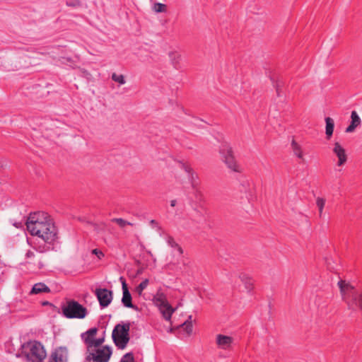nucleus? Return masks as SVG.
<instances>
[{
	"label": "nucleus",
	"instance_id": "obj_4",
	"mask_svg": "<svg viewBox=\"0 0 362 362\" xmlns=\"http://www.w3.org/2000/svg\"><path fill=\"white\" fill-rule=\"evenodd\" d=\"M130 329V325L127 324H118L117 325L112 334V339L115 345L121 349H124L129 341V332Z\"/></svg>",
	"mask_w": 362,
	"mask_h": 362
},
{
	"label": "nucleus",
	"instance_id": "obj_6",
	"mask_svg": "<svg viewBox=\"0 0 362 362\" xmlns=\"http://www.w3.org/2000/svg\"><path fill=\"white\" fill-rule=\"evenodd\" d=\"M88 352L87 360H92L93 362H108L112 355V350L107 346L93 348Z\"/></svg>",
	"mask_w": 362,
	"mask_h": 362
},
{
	"label": "nucleus",
	"instance_id": "obj_11",
	"mask_svg": "<svg viewBox=\"0 0 362 362\" xmlns=\"http://www.w3.org/2000/svg\"><path fill=\"white\" fill-rule=\"evenodd\" d=\"M233 342V338L223 334H217L216 337V343L219 349L227 350L230 349Z\"/></svg>",
	"mask_w": 362,
	"mask_h": 362
},
{
	"label": "nucleus",
	"instance_id": "obj_5",
	"mask_svg": "<svg viewBox=\"0 0 362 362\" xmlns=\"http://www.w3.org/2000/svg\"><path fill=\"white\" fill-rule=\"evenodd\" d=\"M64 315L67 318L83 319L86 315V309L76 301L71 300L62 308Z\"/></svg>",
	"mask_w": 362,
	"mask_h": 362
},
{
	"label": "nucleus",
	"instance_id": "obj_7",
	"mask_svg": "<svg viewBox=\"0 0 362 362\" xmlns=\"http://www.w3.org/2000/svg\"><path fill=\"white\" fill-rule=\"evenodd\" d=\"M98 331L96 327H93L81 334V338L87 346L88 351H90L91 349L100 346L105 341L104 337L95 339Z\"/></svg>",
	"mask_w": 362,
	"mask_h": 362
},
{
	"label": "nucleus",
	"instance_id": "obj_13",
	"mask_svg": "<svg viewBox=\"0 0 362 362\" xmlns=\"http://www.w3.org/2000/svg\"><path fill=\"white\" fill-rule=\"evenodd\" d=\"M68 350L66 347H59L52 355L50 362H67Z\"/></svg>",
	"mask_w": 362,
	"mask_h": 362
},
{
	"label": "nucleus",
	"instance_id": "obj_19",
	"mask_svg": "<svg viewBox=\"0 0 362 362\" xmlns=\"http://www.w3.org/2000/svg\"><path fill=\"white\" fill-rule=\"evenodd\" d=\"M326 127H325V134L327 138L329 139L333 134L334 122V120L331 117L325 118Z\"/></svg>",
	"mask_w": 362,
	"mask_h": 362
},
{
	"label": "nucleus",
	"instance_id": "obj_9",
	"mask_svg": "<svg viewBox=\"0 0 362 362\" xmlns=\"http://www.w3.org/2000/svg\"><path fill=\"white\" fill-rule=\"evenodd\" d=\"M95 295L100 303V305L103 307L107 306L112 301V293L105 288H98L95 290Z\"/></svg>",
	"mask_w": 362,
	"mask_h": 362
},
{
	"label": "nucleus",
	"instance_id": "obj_8",
	"mask_svg": "<svg viewBox=\"0 0 362 362\" xmlns=\"http://www.w3.org/2000/svg\"><path fill=\"white\" fill-rule=\"evenodd\" d=\"M332 152L337 158V165L340 167L344 165L348 160V156L346 153L345 148L342 146V145L338 142L335 141L333 144Z\"/></svg>",
	"mask_w": 362,
	"mask_h": 362
},
{
	"label": "nucleus",
	"instance_id": "obj_22",
	"mask_svg": "<svg viewBox=\"0 0 362 362\" xmlns=\"http://www.w3.org/2000/svg\"><path fill=\"white\" fill-rule=\"evenodd\" d=\"M291 147L294 154L299 158L303 159V153L300 146L295 140L291 142Z\"/></svg>",
	"mask_w": 362,
	"mask_h": 362
},
{
	"label": "nucleus",
	"instance_id": "obj_3",
	"mask_svg": "<svg viewBox=\"0 0 362 362\" xmlns=\"http://www.w3.org/2000/svg\"><path fill=\"white\" fill-rule=\"evenodd\" d=\"M23 349L27 358L32 362H40L47 355L43 346L37 341L28 342L23 346Z\"/></svg>",
	"mask_w": 362,
	"mask_h": 362
},
{
	"label": "nucleus",
	"instance_id": "obj_16",
	"mask_svg": "<svg viewBox=\"0 0 362 362\" xmlns=\"http://www.w3.org/2000/svg\"><path fill=\"white\" fill-rule=\"evenodd\" d=\"M170 62L175 69H178L180 67V62L182 61L181 54L177 51H170L168 54Z\"/></svg>",
	"mask_w": 362,
	"mask_h": 362
},
{
	"label": "nucleus",
	"instance_id": "obj_17",
	"mask_svg": "<svg viewBox=\"0 0 362 362\" xmlns=\"http://www.w3.org/2000/svg\"><path fill=\"white\" fill-rule=\"evenodd\" d=\"M153 302L155 304V305L158 308L168 303V301L167 300L165 295L158 290L156 295L153 296Z\"/></svg>",
	"mask_w": 362,
	"mask_h": 362
},
{
	"label": "nucleus",
	"instance_id": "obj_10",
	"mask_svg": "<svg viewBox=\"0 0 362 362\" xmlns=\"http://www.w3.org/2000/svg\"><path fill=\"white\" fill-rule=\"evenodd\" d=\"M119 280L122 283L123 296L122 298V302L125 307L135 308L134 305L132 303V296L128 290L127 285L126 284V281L124 277H120Z\"/></svg>",
	"mask_w": 362,
	"mask_h": 362
},
{
	"label": "nucleus",
	"instance_id": "obj_34",
	"mask_svg": "<svg viewBox=\"0 0 362 362\" xmlns=\"http://www.w3.org/2000/svg\"><path fill=\"white\" fill-rule=\"evenodd\" d=\"M33 255H34V253H33V252H30V251L28 252H27V254H26V256H27L28 257H33Z\"/></svg>",
	"mask_w": 362,
	"mask_h": 362
},
{
	"label": "nucleus",
	"instance_id": "obj_25",
	"mask_svg": "<svg viewBox=\"0 0 362 362\" xmlns=\"http://www.w3.org/2000/svg\"><path fill=\"white\" fill-rule=\"evenodd\" d=\"M316 204L319 209V215L322 217L323 214V209L325 205V199L321 197H317L316 199Z\"/></svg>",
	"mask_w": 362,
	"mask_h": 362
},
{
	"label": "nucleus",
	"instance_id": "obj_1",
	"mask_svg": "<svg viewBox=\"0 0 362 362\" xmlns=\"http://www.w3.org/2000/svg\"><path fill=\"white\" fill-rule=\"evenodd\" d=\"M25 225L31 235L40 238L47 244H53L59 238L58 228L54 219L44 211L30 214Z\"/></svg>",
	"mask_w": 362,
	"mask_h": 362
},
{
	"label": "nucleus",
	"instance_id": "obj_37",
	"mask_svg": "<svg viewBox=\"0 0 362 362\" xmlns=\"http://www.w3.org/2000/svg\"><path fill=\"white\" fill-rule=\"evenodd\" d=\"M141 272H142V271H141V270H139V271H138V272H137V274H141Z\"/></svg>",
	"mask_w": 362,
	"mask_h": 362
},
{
	"label": "nucleus",
	"instance_id": "obj_39",
	"mask_svg": "<svg viewBox=\"0 0 362 362\" xmlns=\"http://www.w3.org/2000/svg\"><path fill=\"white\" fill-rule=\"evenodd\" d=\"M151 223H155V221H154V220H152V221H151Z\"/></svg>",
	"mask_w": 362,
	"mask_h": 362
},
{
	"label": "nucleus",
	"instance_id": "obj_14",
	"mask_svg": "<svg viewBox=\"0 0 362 362\" xmlns=\"http://www.w3.org/2000/svg\"><path fill=\"white\" fill-rule=\"evenodd\" d=\"M361 124V119L359 117L358 114L356 111L354 110L351 113V123L346 127L345 132L346 133H352L355 131V129L359 127Z\"/></svg>",
	"mask_w": 362,
	"mask_h": 362
},
{
	"label": "nucleus",
	"instance_id": "obj_33",
	"mask_svg": "<svg viewBox=\"0 0 362 362\" xmlns=\"http://www.w3.org/2000/svg\"><path fill=\"white\" fill-rule=\"evenodd\" d=\"M177 204V201L175 199H173L170 201V206L174 207Z\"/></svg>",
	"mask_w": 362,
	"mask_h": 362
},
{
	"label": "nucleus",
	"instance_id": "obj_32",
	"mask_svg": "<svg viewBox=\"0 0 362 362\" xmlns=\"http://www.w3.org/2000/svg\"><path fill=\"white\" fill-rule=\"evenodd\" d=\"M92 252L96 255L99 258L104 256L103 253L98 249H94Z\"/></svg>",
	"mask_w": 362,
	"mask_h": 362
},
{
	"label": "nucleus",
	"instance_id": "obj_2",
	"mask_svg": "<svg viewBox=\"0 0 362 362\" xmlns=\"http://www.w3.org/2000/svg\"><path fill=\"white\" fill-rule=\"evenodd\" d=\"M219 153L221 160L225 163L228 169L235 173H240L241 168L238 163L233 148L228 143H223L219 148Z\"/></svg>",
	"mask_w": 362,
	"mask_h": 362
},
{
	"label": "nucleus",
	"instance_id": "obj_38",
	"mask_svg": "<svg viewBox=\"0 0 362 362\" xmlns=\"http://www.w3.org/2000/svg\"><path fill=\"white\" fill-rule=\"evenodd\" d=\"M173 331V328L170 329V332H172Z\"/></svg>",
	"mask_w": 362,
	"mask_h": 362
},
{
	"label": "nucleus",
	"instance_id": "obj_20",
	"mask_svg": "<svg viewBox=\"0 0 362 362\" xmlns=\"http://www.w3.org/2000/svg\"><path fill=\"white\" fill-rule=\"evenodd\" d=\"M49 291V288L45 284L37 283L33 286L30 293L33 294H37L42 292L48 293Z\"/></svg>",
	"mask_w": 362,
	"mask_h": 362
},
{
	"label": "nucleus",
	"instance_id": "obj_28",
	"mask_svg": "<svg viewBox=\"0 0 362 362\" xmlns=\"http://www.w3.org/2000/svg\"><path fill=\"white\" fill-rule=\"evenodd\" d=\"M182 168L187 174L189 178H193L194 171L189 165L183 163L182 165Z\"/></svg>",
	"mask_w": 362,
	"mask_h": 362
},
{
	"label": "nucleus",
	"instance_id": "obj_15",
	"mask_svg": "<svg viewBox=\"0 0 362 362\" xmlns=\"http://www.w3.org/2000/svg\"><path fill=\"white\" fill-rule=\"evenodd\" d=\"M158 310H160V313L162 314L163 318L167 320L170 321L171 319V316L173 313L175 311L176 308H173L169 303H166L159 307H158Z\"/></svg>",
	"mask_w": 362,
	"mask_h": 362
},
{
	"label": "nucleus",
	"instance_id": "obj_30",
	"mask_svg": "<svg viewBox=\"0 0 362 362\" xmlns=\"http://www.w3.org/2000/svg\"><path fill=\"white\" fill-rule=\"evenodd\" d=\"M168 244L171 247L176 248L180 254H182L183 250L182 247L173 240V238H170L168 239Z\"/></svg>",
	"mask_w": 362,
	"mask_h": 362
},
{
	"label": "nucleus",
	"instance_id": "obj_29",
	"mask_svg": "<svg viewBox=\"0 0 362 362\" xmlns=\"http://www.w3.org/2000/svg\"><path fill=\"white\" fill-rule=\"evenodd\" d=\"M112 221L115 222L117 223L120 227L124 228L126 226H132V223L130 222H128L122 218H113Z\"/></svg>",
	"mask_w": 362,
	"mask_h": 362
},
{
	"label": "nucleus",
	"instance_id": "obj_12",
	"mask_svg": "<svg viewBox=\"0 0 362 362\" xmlns=\"http://www.w3.org/2000/svg\"><path fill=\"white\" fill-rule=\"evenodd\" d=\"M337 286H339L342 300L346 302V295L355 289L354 286L351 283L341 279L338 281Z\"/></svg>",
	"mask_w": 362,
	"mask_h": 362
},
{
	"label": "nucleus",
	"instance_id": "obj_18",
	"mask_svg": "<svg viewBox=\"0 0 362 362\" xmlns=\"http://www.w3.org/2000/svg\"><path fill=\"white\" fill-rule=\"evenodd\" d=\"M239 279H240L241 282L244 284L245 288L247 292H250L252 290L253 281L247 274H240L239 275Z\"/></svg>",
	"mask_w": 362,
	"mask_h": 362
},
{
	"label": "nucleus",
	"instance_id": "obj_27",
	"mask_svg": "<svg viewBox=\"0 0 362 362\" xmlns=\"http://www.w3.org/2000/svg\"><path fill=\"white\" fill-rule=\"evenodd\" d=\"M112 79L114 81L117 82L120 85H123L126 83L124 76L122 74H117L114 73L112 75Z\"/></svg>",
	"mask_w": 362,
	"mask_h": 362
},
{
	"label": "nucleus",
	"instance_id": "obj_40",
	"mask_svg": "<svg viewBox=\"0 0 362 362\" xmlns=\"http://www.w3.org/2000/svg\"><path fill=\"white\" fill-rule=\"evenodd\" d=\"M148 253L150 255H152V253L151 251H148Z\"/></svg>",
	"mask_w": 362,
	"mask_h": 362
},
{
	"label": "nucleus",
	"instance_id": "obj_31",
	"mask_svg": "<svg viewBox=\"0 0 362 362\" xmlns=\"http://www.w3.org/2000/svg\"><path fill=\"white\" fill-rule=\"evenodd\" d=\"M120 362H134L133 355L130 353L126 354L122 357Z\"/></svg>",
	"mask_w": 362,
	"mask_h": 362
},
{
	"label": "nucleus",
	"instance_id": "obj_24",
	"mask_svg": "<svg viewBox=\"0 0 362 362\" xmlns=\"http://www.w3.org/2000/svg\"><path fill=\"white\" fill-rule=\"evenodd\" d=\"M153 10L156 13H164L167 11V6L161 3H156L153 6Z\"/></svg>",
	"mask_w": 362,
	"mask_h": 362
},
{
	"label": "nucleus",
	"instance_id": "obj_35",
	"mask_svg": "<svg viewBox=\"0 0 362 362\" xmlns=\"http://www.w3.org/2000/svg\"><path fill=\"white\" fill-rule=\"evenodd\" d=\"M14 226H15L16 228H21V227H22V223H14Z\"/></svg>",
	"mask_w": 362,
	"mask_h": 362
},
{
	"label": "nucleus",
	"instance_id": "obj_26",
	"mask_svg": "<svg viewBox=\"0 0 362 362\" xmlns=\"http://www.w3.org/2000/svg\"><path fill=\"white\" fill-rule=\"evenodd\" d=\"M181 327L184 329L187 335H190L192 332V322L189 320H186Z\"/></svg>",
	"mask_w": 362,
	"mask_h": 362
},
{
	"label": "nucleus",
	"instance_id": "obj_23",
	"mask_svg": "<svg viewBox=\"0 0 362 362\" xmlns=\"http://www.w3.org/2000/svg\"><path fill=\"white\" fill-rule=\"evenodd\" d=\"M149 283L148 279H146L141 284H139L135 288L136 293H138L139 296H141L144 290L148 286Z\"/></svg>",
	"mask_w": 362,
	"mask_h": 362
},
{
	"label": "nucleus",
	"instance_id": "obj_36",
	"mask_svg": "<svg viewBox=\"0 0 362 362\" xmlns=\"http://www.w3.org/2000/svg\"><path fill=\"white\" fill-rule=\"evenodd\" d=\"M192 315H189V316L188 317V319H187V320H189V321H191V322H192Z\"/></svg>",
	"mask_w": 362,
	"mask_h": 362
},
{
	"label": "nucleus",
	"instance_id": "obj_21",
	"mask_svg": "<svg viewBox=\"0 0 362 362\" xmlns=\"http://www.w3.org/2000/svg\"><path fill=\"white\" fill-rule=\"evenodd\" d=\"M349 308H351V305H355L359 308V309L362 310V290L360 293L355 294L351 300V303L349 302H346Z\"/></svg>",
	"mask_w": 362,
	"mask_h": 362
}]
</instances>
